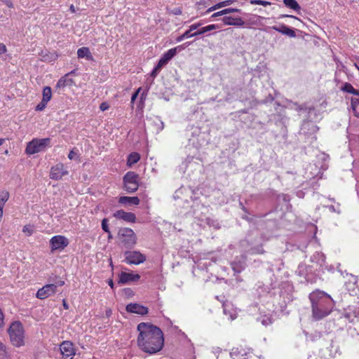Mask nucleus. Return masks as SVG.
<instances>
[{
  "label": "nucleus",
  "mask_w": 359,
  "mask_h": 359,
  "mask_svg": "<svg viewBox=\"0 0 359 359\" xmlns=\"http://www.w3.org/2000/svg\"><path fill=\"white\" fill-rule=\"evenodd\" d=\"M140 201L137 196H121L118 203L123 205H139Z\"/></svg>",
  "instance_id": "17"
},
{
  "label": "nucleus",
  "mask_w": 359,
  "mask_h": 359,
  "mask_svg": "<svg viewBox=\"0 0 359 359\" xmlns=\"http://www.w3.org/2000/svg\"><path fill=\"white\" fill-rule=\"evenodd\" d=\"M9 198V193L7 191H3L0 192V204L4 205L5 203Z\"/></svg>",
  "instance_id": "32"
},
{
  "label": "nucleus",
  "mask_w": 359,
  "mask_h": 359,
  "mask_svg": "<svg viewBox=\"0 0 359 359\" xmlns=\"http://www.w3.org/2000/svg\"><path fill=\"white\" fill-rule=\"evenodd\" d=\"M351 106L355 116L359 118V98L352 97Z\"/></svg>",
  "instance_id": "24"
},
{
  "label": "nucleus",
  "mask_w": 359,
  "mask_h": 359,
  "mask_svg": "<svg viewBox=\"0 0 359 359\" xmlns=\"http://www.w3.org/2000/svg\"><path fill=\"white\" fill-rule=\"evenodd\" d=\"M138 175L134 172H128L123 177L124 187L129 193L135 192L138 189Z\"/></svg>",
  "instance_id": "6"
},
{
  "label": "nucleus",
  "mask_w": 359,
  "mask_h": 359,
  "mask_svg": "<svg viewBox=\"0 0 359 359\" xmlns=\"http://www.w3.org/2000/svg\"><path fill=\"white\" fill-rule=\"evenodd\" d=\"M22 231L27 236H30L33 233V226L32 225H25L23 227Z\"/></svg>",
  "instance_id": "36"
},
{
  "label": "nucleus",
  "mask_w": 359,
  "mask_h": 359,
  "mask_svg": "<svg viewBox=\"0 0 359 359\" xmlns=\"http://www.w3.org/2000/svg\"><path fill=\"white\" fill-rule=\"evenodd\" d=\"M249 253L252 254V255H255V254H260V255H262V254H264V250L263 249L262 245L251 248L249 250Z\"/></svg>",
  "instance_id": "29"
},
{
  "label": "nucleus",
  "mask_w": 359,
  "mask_h": 359,
  "mask_svg": "<svg viewBox=\"0 0 359 359\" xmlns=\"http://www.w3.org/2000/svg\"><path fill=\"white\" fill-rule=\"evenodd\" d=\"M250 4L252 5H260L263 6L271 5V2L262 0H251Z\"/></svg>",
  "instance_id": "33"
},
{
  "label": "nucleus",
  "mask_w": 359,
  "mask_h": 359,
  "mask_svg": "<svg viewBox=\"0 0 359 359\" xmlns=\"http://www.w3.org/2000/svg\"><path fill=\"white\" fill-rule=\"evenodd\" d=\"M125 262L128 264H140L146 261V257L139 251H126Z\"/></svg>",
  "instance_id": "7"
},
{
  "label": "nucleus",
  "mask_w": 359,
  "mask_h": 359,
  "mask_svg": "<svg viewBox=\"0 0 359 359\" xmlns=\"http://www.w3.org/2000/svg\"><path fill=\"white\" fill-rule=\"evenodd\" d=\"M217 9H219V7L217 6V4L210 7L207 11H206V13H209L213 11H215Z\"/></svg>",
  "instance_id": "48"
},
{
  "label": "nucleus",
  "mask_w": 359,
  "mask_h": 359,
  "mask_svg": "<svg viewBox=\"0 0 359 359\" xmlns=\"http://www.w3.org/2000/svg\"><path fill=\"white\" fill-rule=\"evenodd\" d=\"M8 332L10 340L13 346L19 347L24 345V329L20 322H13L10 325Z\"/></svg>",
  "instance_id": "3"
},
{
  "label": "nucleus",
  "mask_w": 359,
  "mask_h": 359,
  "mask_svg": "<svg viewBox=\"0 0 359 359\" xmlns=\"http://www.w3.org/2000/svg\"><path fill=\"white\" fill-rule=\"evenodd\" d=\"M196 35H193V33L191 34V32L188 29L183 34L179 36L176 39L177 42H180L183 41L184 39H188L192 36H195Z\"/></svg>",
  "instance_id": "31"
},
{
  "label": "nucleus",
  "mask_w": 359,
  "mask_h": 359,
  "mask_svg": "<svg viewBox=\"0 0 359 359\" xmlns=\"http://www.w3.org/2000/svg\"><path fill=\"white\" fill-rule=\"evenodd\" d=\"M283 3L287 7L296 11H299L301 9L300 6L296 0H283Z\"/></svg>",
  "instance_id": "25"
},
{
  "label": "nucleus",
  "mask_w": 359,
  "mask_h": 359,
  "mask_svg": "<svg viewBox=\"0 0 359 359\" xmlns=\"http://www.w3.org/2000/svg\"><path fill=\"white\" fill-rule=\"evenodd\" d=\"M225 15L224 10L213 13L212 15V18H216V17L221 16V15Z\"/></svg>",
  "instance_id": "49"
},
{
  "label": "nucleus",
  "mask_w": 359,
  "mask_h": 359,
  "mask_svg": "<svg viewBox=\"0 0 359 359\" xmlns=\"http://www.w3.org/2000/svg\"><path fill=\"white\" fill-rule=\"evenodd\" d=\"M341 90L344 92L348 93L354 95H359V90L355 89L350 83H345L341 88Z\"/></svg>",
  "instance_id": "22"
},
{
  "label": "nucleus",
  "mask_w": 359,
  "mask_h": 359,
  "mask_svg": "<svg viewBox=\"0 0 359 359\" xmlns=\"http://www.w3.org/2000/svg\"><path fill=\"white\" fill-rule=\"evenodd\" d=\"M62 305H63V307H64L65 309H69L68 304L66 302V301H65V300H63Z\"/></svg>",
  "instance_id": "53"
},
{
  "label": "nucleus",
  "mask_w": 359,
  "mask_h": 359,
  "mask_svg": "<svg viewBox=\"0 0 359 359\" xmlns=\"http://www.w3.org/2000/svg\"><path fill=\"white\" fill-rule=\"evenodd\" d=\"M222 21L226 25L243 26L245 24L241 18H233L231 16L224 17Z\"/></svg>",
  "instance_id": "15"
},
{
  "label": "nucleus",
  "mask_w": 359,
  "mask_h": 359,
  "mask_svg": "<svg viewBox=\"0 0 359 359\" xmlns=\"http://www.w3.org/2000/svg\"><path fill=\"white\" fill-rule=\"evenodd\" d=\"M177 47L170 48L162 55V57L169 62L177 54Z\"/></svg>",
  "instance_id": "27"
},
{
  "label": "nucleus",
  "mask_w": 359,
  "mask_h": 359,
  "mask_svg": "<svg viewBox=\"0 0 359 359\" xmlns=\"http://www.w3.org/2000/svg\"><path fill=\"white\" fill-rule=\"evenodd\" d=\"M69 74H67L65 76L60 78L57 83V87L71 86L74 84L72 79L67 78Z\"/></svg>",
  "instance_id": "20"
},
{
  "label": "nucleus",
  "mask_w": 359,
  "mask_h": 359,
  "mask_svg": "<svg viewBox=\"0 0 359 359\" xmlns=\"http://www.w3.org/2000/svg\"><path fill=\"white\" fill-rule=\"evenodd\" d=\"M287 17H290V18H295L297 20H299L297 18L293 16V15H286Z\"/></svg>",
  "instance_id": "58"
},
{
  "label": "nucleus",
  "mask_w": 359,
  "mask_h": 359,
  "mask_svg": "<svg viewBox=\"0 0 359 359\" xmlns=\"http://www.w3.org/2000/svg\"><path fill=\"white\" fill-rule=\"evenodd\" d=\"M168 63V62L161 57V59L158 60L157 65L158 66V67L162 68L163 66H165Z\"/></svg>",
  "instance_id": "42"
},
{
  "label": "nucleus",
  "mask_w": 359,
  "mask_h": 359,
  "mask_svg": "<svg viewBox=\"0 0 359 359\" xmlns=\"http://www.w3.org/2000/svg\"><path fill=\"white\" fill-rule=\"evenodd\" d=\"M126 310L128 313H136L141 316H144L148 313V308L137 303H130L128 304L126 307Z\"/></svg>",
  "instance_id": "11"
},
{
  "label": "nucleus",
  "mask_w": 359,
  "mask_h": 359,
  "mask_svg": "<svg viewBox=\"0 0 359 359\" xmlns=\"http://www.w3.org/2000/svg\"><path fill=\"white\" fill-rule=\"evenodd\" d=\"M57 291V285L47 284L43 287L38 290L36 292V297L39 299H44L52 294H55Z\"/></svg>",
  "instance_id": "9"
},
{
  "label": "nucleus",
  "mask_w": 359,
  "mask_h": 359,
  "mask_svg": "<svg viewBox=\"0 0 359 359\" xmlns=\"http://www.w3.org/2000/svg\"><path fill=\"white\" fill-rule=\"evenodd\" d=\"M137 330L139 335L137 343L142 351L152 355L162 350L164 338L159 327L149 323H141L137 325Z\"/></svg>",
  "instance_id": "1"
},
{
  "label": "nucleus",
  "mask_w": 359,
  "mask_h": 359,
  "mask_svg": "<svg viewBox=\"0 0 359 359\" xmlns=\"http://www.w3.org/2000/svg\"><path fill=\"white\" fill-rule=\"evenodd\" d=\"M232 3V0H226L217 4L219 8L230 5Z\"/></svg>",
  "instance_id": "37"
},
{
  "label": "nucleus",
  "mask_w": 359,
  "mask_h": 359,
  "mask_svg": "<svg viewBox=\"0 0 359 359\" xmlns=\"http://www.w3.org/2000/svg\"><path fill=\"white\" fill-rule=\"evenodd\" d=\"M51 251L62 250L69 245L68 239L64 236H55L50 241Z\"/></svg>",
  "instance_id": "8"
},
{
  "label": "nucleus",
  "mask_w": 359,
  "mask_h": 359,
  "mask_svg": "<svg viewBox=\"0 0 359 359\" xmlns=\"http://www.w3.org/2000/svg\"><path fill=\"white\" fill-rule=\"evenodd\" d=\"M52 98V90L49 86H46L43 89L42 100L48 102Z\"/></svg>",
  "instance_id": "26"
},
{
  "label": "nucleus",
  "mask_w": 359,
  "mask_h": 359,
  "mask_svg": "<svg viewBox=\"0 0 359 359\" xmlns=\"http://www.w3.org/2000/svg\"><path fill=\"white\" fill-rule=\"evenodd\" d=\"M77 56L79 58H86L88 60H93V57L88 47H82L78 49Z\"/></svg>",
  "instance_id": "19"
},
{
  "label": "nucleus",
  "mask_w": 359,
  "mask_h": 359,
  "mask_svg": "<svg viewBox=\"0 0 359 359\" xmlns=\"http://www.w3.org/2000/svg\"><path fill=\"white\" fill-rule=\"evenodd\" d=\"M168 63V62L161 57V59L158 60L157 65L158 66V67L162 68L163 66H165Z\"/></svg>",
  "instance_id": "41"
},
{
  "label": "nucleus",
  "mask_w": 359,
  "mask_h": 359,
  "mask_svg": "<svg viewBox=\"0 0 359 359\" xmlns=\"http://www.w3.org/2000/svg\"><path fill=\"white\" fill-rule=\"evenodd\" d=\"M41 60L46 62H54L59 57V54L56 51L42 52L41 54Z\"/></svg>",
  "instance_id": "18"
},
{
  "label": "nucleus",
  "mask_w": 359,
  "mask_h": 359,
  "mask_svg": "<svg viewBox=\"0 0 359 359\" xmlns=\"http://www.w3.org/2000/svg\"><path fill=\"white\" fill-rule=\"evenodd\" d=\"M102 229L106 233H109V224H108V219L107 218H104L102 220Z\"/></svg>",
  "instance_id": "35"
},
{
  "label": "nucleus",
  "mask_w": 359,
  "mask_h": 359,
  "mask_svg": "<svg viewBox=\"0 0 359 359\" xmlns=\"http://www.w3.org/2000/svg\"><path fill=\"white\" fill-rule=\"evenodd\" d=\"M231 267L234 272L238 273H241L244 269V266L241 262H236L231 263Z\"/></svg>",
  "instance_id": "30"
},
{
  "label": "nucleus",
  "mask_w": 359,
  "mask_h": 359,
  "mask_svg": "<svg viewBox=\"0 0 359 359\" xmlns=\"http://www.w3.org/2000/svg\"><path fill=\"white\" fill-rule=\"evenodd\" d=\"M141 90V88H139L132 95L131 97V102L133 103L136 100L137 97L139 95L140 91Z\"/></svg>",
  "instance_id": "44"
},
{
  "label": "nucleus",
  "mask_w": 359,
  "mask_h": 359,
  "mask_svg": "<svg viewBox=\"0 0 359 359\" xmlns=\"http://www.w3.org/2000/svg\"><path fill=\"white\" fill-rule=\"evenodd\" d=\"M230 354L233 359H236V357L238 354V348H233Z\"/></svg>",
  "instance_id": "45"
},
{
  "label": "nucleus",
  "mask_w": 359,
  "mask_h": 359,
  "mask_svg": "<svg viewBox=\"0 0 359 359\" xmlns=\"http://www.w3.org/2000/svg\"><path fill=\"white\" fill-rule=\"evenodd\" d=\"M161 67H158V65H156L154 69L152 70V72H151V76H152L153 78H155L157 74H158V72L161 71Z\"/></svg>",
  "instance_id": "38"
},
{
  "label": "nucleus",
  "mask_w": 359,
  "mask_h": 359,
  "mask_svg": "<svg viewBox=\"0 0 359 359\" xmlns=\"http://www.w3.org/2000/svg\"><path fill=\"white\" fill-rule=\"evenodd\" d=\"M4 139H0V145H1L4 143Z\"/></svg>",
  "instance_id": "59"
},
{
  "label": "nucleus",
  "mask_w": 359,
  "mask_h": 359,
  "mask_svg": "<svg viewBox=\"0 0 359 359\" xmlns=\"http://www.w3.org/2000/svg\"><path fill=\"white\" fill-rule=\"evenodd\" d=\"M64 284H65L64 280H59V281L56 282L54 285H57V287L58 286H62Z\"/></svg>",
  "instance_id": "52"
},
{
  "label": "nucleus",
  "mask_w": 359,
  "mask_h": 359,
  "mask_svg": "<svg viewBox=\"0 0 359 359\" xmlns=\"http://www.w3.org/2000/svg\"><path fill=\"white\" fill-rule=\"evenodd\" d=\"M70 8H71V10H72L73 11H74V6H73V5H72V6H71Z\"/></svg>",
  "instance_id": "60"
},
{
  "label": "nucleus",
  "mask_w": 359,
  "mask_h": 359,
  "mask_svg": "<svg viewBox=\"0 0 359 359\" xmlns=\"http://www.w3.org/2000/svg\"><path fill=\"white\" fill-rule=\"evenodd\" d=\"M269 323H267L266 320H263L262 323V324H264V325H268L269 323H271V321H270L269 320Z\"/></svg>",
  "instance_id": "56"
},
{
  "label": "nucleus",
  "mask_w": 359,
  "mask_h": 359,
  "mask_svg": "<svg viewBox=\"0 0 359 359\" xmlns=\"http://www.w3.org/2000/svg\"><path fill=\"white\" fill-rule=\"evenodd\" d=\"M47 104L48 102L43 101L41 100V101L40 102V103H39L36 106V111H43L47 106Z\"/></svg>",
  "instance_id": "34"
},
{
  "label": "nucleus",
  "mask_w": 359,
  "mask_h": 359,
  "mask_svg": "<svg viewBox=\"0 0 359 359\" xmlns=\"http://www.w3.org/2000/svg\"><path fill=\"white\" fill-rule=\"evenodd\" d=\"M224 14H228V13H231L239 12L240 10L238 8H229L224 9Z\"/></svg>",
  "instance_id": "43"
},
{
  "label": "nucleus",
  "mask_w": 359,
  "mask_h": 359,
  "mask_svg": "<svg viewBox=\"0 0 359 359\" xmlns=\"http://www.w3.org/2000/svg\"><path fill=\"white\" fill-rule=\"evenodd\" d=\"M311 303L312 318L315 320H320L327 316L332 311V299L325 292L316 290L309 294Z\"/></svg>",
  "instance_id": "2"
},
{
  "label": "nucleus",
  "mask_w": 359,
  "mask_h": 359,
  "mask_svg": "<svg viewBox=\"0 0 359 359\" xmlns=\"http://www.w3.org/2000/svg\"><path fill=\"white\" fill-rule=\"evenodd\" d=\"M271 29L273 30H276L280 33L285 34L290 37H295L296 36L295 32L292 29L287 27L286 25H285L283 24L280 25L279 27L273 26L271 27Z\"/></svg>",
  "instance_id": "16"
},
{
  "label": "nucleus",
  "mask_w": 359,
  "mask_h": 359,
  "mask_svg": "<svg viewBox=\"0 0 359 359\" xmlns=\"http://www.w3.org/2000/svg\"><path fill=\"white\" fill-rule=\"evenodd\" d=\"M140 278V276L137 273L121 272L119 274L118 283L126 284L129 282H135Z\"/></svg>",
  "instance_id": "14"
},
{
  "label": "nucleus",
  "mask_w": 359,
  "mask_h": 359,
  "mask_svg": "<svg viewBox=\"0 0 359 359\" xmlns=\"http://www.w3.org/2000/svg\"><path fill=\"white\" fill-rule=\"evenodd\" d=\"M60 348L64 359H73L74 349L72 343L68 341H63Z\"/></svg>",
  "instance_id": "10"
},
{
  "label": "nucleus",
  "mask_w": 359,
  "mask_h": 359,
  "mask_svg": "<svg viewBox=\"0 0 359 359\" xmlns=\"http://www.w3.org/2000/svg\"><path fill=\"white\" fill-rule=\"evenodd\" d=\"M9 355L8 354L6 346L0 341V359H8Z\"/></svg>",
  "instance_id": "28"
},
{
  "label": "nucleus",
  "mask_w": 359,
  "mask_h": 359,
  "mask_svg": "<svg viewBox=\"0 0 359 359\" xmlns=\"http://www.w3.org/2000/svg\"><path fill=\"white\" fill-rule=\"evenodd\" d=\"M218 28H219V26L217 25H215V24L209 25H207L205 27H201V29H198L196 32L193 33V35H196V36L201 35L205 32H210V31H212L213 29H216Z\"/></svg>",
  "instance_id": "21"
},
{
  "label": "nucleus",
  "mask_w": 359,
  "mask_h": 359,
  "mask_svg": "<svg viewBox=\"0 0 359 359\" xmlns=\"http://www.w3.org/2000/svg\"><path fill=\"white\" fill-rule=\"evenodd\" d=\"M113 216L117 219H123L127 222L135 223L136 222V216L133 212H127L123 210L116 211Z\"/></svg>",
  "instance_id": "13"
},
{
  "label": "nucleus",
  "mask_w": 359,
  "mask_h": 359,
  "mask_svg": "<svg viewBox=\"0 0 359 359\" xmlns=\"http://www.w3.org/2000/svg\"><path fill=\"white\" fill-rule=\"evenodd\" d=\"M107 234H108V236H107L108 240L109 241V240L112 239L113 236H112L110 231H109V233H107Z\"/></svg>",
  "instance_id": "55"
},
{
  "label": "nucleus",
  "mask_w": 359,
  "mask_h": 359,
  "mask_svg": "<svg viewBox=\"0 0 359 359\" xmlns=\"http://www.w3.org/2000/svg\"><path fill=\"white\" fill-rule=\"evenodd\" d=\"M50 146V139L43 138L38 139L34 138L29 142H28L26 147V153L29 155H32L36 153L45 151L48 147Z\"/></svg>",
  "instance_id": "5"
},
{
  "label": "nucleus",
  "mask_w": 359,
  "mask_h": 359,
  "mask_svg": "<svg viewBox=\"0 0 359 359\" xmlns=\"http://www.w3.org/2000/svg\"><path fill=\"white\" fill-rule=\"evenodd\" d=\"M108 283L109 285V286L113 288L114 287V283H113V280L111 279L109 280L108 281Z\"/></svg>",
  "instance_id": "54"
},
{
  "label": "nucleus",
  "mask_w": 359,
  "mask_h": 359,
  "mask_svg": "<svg viewBox=\"0 0 359 359\" xmlns=\"http://www.w3.org/2000/svg\"><path fill=\"white\" fill-rule=\"evenodd\" d=\"M345 317L349 320L350 322H353L354 318L359 316V307L358 311L352 310L351 307L349 306L348 311L344 314Z\"/></svg>",
  "instance_id": "23"
},
{
  "label": "nucleus",
  "mask_w": 359,
  "mask_h": 359,
  "mask_svg": "<svg viewBox=\"0 0 359 359\" xmlns=\"http://www.w3.org/2000/svg\"><path fill=\"white\" fill-rule=\"evenodd\" d=\"M118 238L121 243L126 248H133L137 243V236L130 228H120Z\"/></svg>",
  "instance_id": "4"
},
{
  "label": "nucleus",
  "mask_w": 359,
  "mask_h": 359,
  "mask_svg": "<svg viewBox=\"0 0 359 359\" xmlns=\"http://www.w3.org/2000/svg\"><path fill=\"white\" fill-rule=\"evenodd\" d=\"M67 171L65 169L62 164H57L52 167L50 172V177L53 180H60L62 176L67 175Z\"/></svg>",
  "instance_id": "12"
},
{
  "label": "nucleus",
  "mask_w": 359,
  "mask_h": 359,
  "mask_svg": "<svg viewBox=\"0 0 359 359\" xmlns=\"http://www.w3.org/2000/svg\"><path fill=\"white\" fill-rule=\"evenodd\" d=\"M6 47L4 43H0V55L6 52Z\"/></svg>",
  "instance_id": "47"
},
{
  "label": "nucleus",
  "mask_w": 359,
  "mask_h": 359,
  "mask_svg": "<svg viewBox=\"0 0 359 359\" xmlns=\"http://www.w3.org/2000/svg\"><path fill=\"white\" fill-rule=\"evenodd\" d=\"M100 109L102 111L108 110L109 109V104L106 102H102L100 105Z\"/></svg>",
  "instance_id": "40"
},
{
  "label": "nucleus",
  "mask_w": 359,
  "mask_h": 359,
  "mask_svg": "<svg viewBox=\"0 0 359 359\" xmlns=\"http://www.w3.org/2000/svg\"><path fill=\"white\" fill-rule=\"evenodd\" d=\"M203 25V23L201 22H198L197 23H194V24H192L190 27H189V30L190 32H192L193 30H195L196 29H198L200 26H201Z\"/></svg>",
  "instance_id": "39"
},
{
  "label": "nucleus",
  "mask_w": 359,
  "mask_h": 359,
  "mask_svg": "<svg viewBox=\"0 0 359 359\" xmlns=\"http://www.w3.org/2000/svg\"><path fill=\"white\" fill-rule=\"evenodd\" d=\"M140 158H128V164L130 166L133 164L137 163Z\"/></svg>",
  "instance_id": "46"
},
{
  "label": "nucleus",
  "mask_w": 359,
  "mask_h": 359,
  "mask_svg": "<svg viewBox=\"0 0 359 359\" xmlns=\"http://www.w3.org/2000/svg\"><path fill=\"white\" fill-rule=\"evenodd\" d=\"M128 157L132 158V157H140V154L137 152H133L128 155Z\"/></svg>",
  "instance_id": "51"
},
{
  "label": "nucleus",
  "mask_w": 359,
  "mask_h": 359,
  "mask_svg": "<svg viewBox=\"0 0 359 359\" xmlns=\"http://www.w3.org/2000/svg\"><path fill=\"white\" fill-rule=\"evenodd\" d=\"M73 154H74V151H71L68 155V157H73Z\"/></svg>",
  "instance_id": "57"
},
{
  "label": "nucleus",
  "mask_w": 359,
  "mask_h": 359,
  "mask_svg": "<svg viewBox=\"0 0 359 359\" xmlns=\"http://www.w3.org/2000/svg\"><path fill=\"white\" fill-rule=\"evenodd\" d=\"M4 2L5 3V4L8 7V8H13V2L11 1V0H3Z\"/></svg>",
  "instance_id": "50"
}]
</instances>
